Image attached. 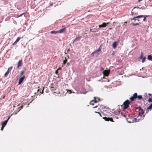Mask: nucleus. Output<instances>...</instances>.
<instances>
[{
  "label": "nucleus",
  "mask_w": 152,
  "mask_h": 152,
  "mask_svg": "<svg viewBox=\"0 0 152 152\" xmlns=\"http://www.w3.org/2000/svg\"><path fill=\"white\" fill-rule=\"evenodd\" d=\"M136 109L139 110V116L140 117V118H141L142 117H144L145 116V115H144V111L140 106L136 107Z\"/></svg>",
  "instance_id": "f257e3e1"
},
{
  "label": "nucleus",
  "mask_w": 152,
  "mask_h": 152,
  "mask_svg": "<svg viewBox=\"0 0 152 152\" xmlns=\"http://www.w3.org/2000/svg\"><path fill=\"white\" fill-rule=\"evenodd\" d=\"M130 102L128 100H126L123 103V105L124 106L123 108V110H124L128 107H129V104Z\"/></svg>",
  "instance_id": "f03ea898"
},
{
  "label": "nucleus",
  "mask_w": 152,
  "mask_h": 152,
  "mask_svg": "<svg viewBox=\"0 0 152 152\" xmlns=\"http://www.w3.org/2000/svg\"><path fill=\"white\" fill-rule=\"evenodd\" d=\"M148 102L149 103H150L151 102H152V98H150L148 99ZM152 109V103L150 104V106L148 107L146 110V113H148L149 110H151Z\"/></svg>",
  "instance_id": "7ed1b4c3"
},
{
  "label": "nucleus",
  "mask_w": 152,
  "mask_h": 152,
  "mask_svg": "<svg viewBox=\"0 0 152 152\" xmlns=\"http://www.w3.org/2000/svg\"><path fill=\"white\" fill-rule=\"evenodd\" d=\"M94 100H92L90 102V105H94V103H96L99 102L100 101V99H98V100H96V97H94Z\"/></svg>",
  "instance_id": "20e7f679"
},
{
  "label": "nucleus",
  "mask_w": 152,
  "mask_h": 152,
  "mask_svg": "<svg viewBox=\"0 0 152 152\" xmlns=\"http://www.w3.org/2000/svg\"><path fill=\"white\" fill-rule=\"evenodd\" d=\"M137 94L136 93H134L132 96L129 99L131 101H133L135 99L137 98Z\"/></svg>",
  "instance_id": "39448f33"
},
{
  "label": "nucleus",
  "mask_w": 152,
  "mask_h": 152,
  "mask_svg": "<svg viewBox=\"0 0 152 152\" xmlns=\"http://www.w3.org/2000/svg\"><path fill=\"white\" fill-rule=\"evenodd\" d=\"M110 72V70H105L103 71V74L104 76L107 77L108 76Z\"/></svg>",
  "instance_id": "423d86ee"
},
{
  "label": "nucleus",
  "mask_w": 152,
  "mask_h": 152,
  "mask_svg": "<svg viewBox=\"0 0 152 152\" xmlns=\"http://www.w3.org/2000/svg\"><path fill=\"white\" fill-rule=\"evenodd\" d=\"M103 119L104 120L106 121H110L111 122H114V121H113V119L112 118H107V117H103Z\"/></svg>",
  "instance_id": "0eeeda50"
},
{
  "label": "nucleus",
  "mask_w": 152,
  "mask_h": 152,
  "mask_svg": "<svg viewBox=\"0 0 152 152\" xmlns=\"http://www.w3.org/2000/svg\"><path fill=\"white\" fill-rule=\"evenodd\" d=\"M140 117L139 116L137 117V118H133L132 120V121L133 122H137L139 121L140 120Z\"/></svg>",
  "instance_id": "6e6552de"
},
{
  "label": "nucleus",
  "mask_w": 152,
  "mask_h": 152,
  "mask_svg": "<svg viewBox=\"0 0 152 152\" xmlns=\"http://www.w3.org/2000/svg\"><path fill=\"white\" fill-rule=\"evenodd\" d=\"M109 24V23H103L102 24L99 25V28H103L105 27L106 26Z\"/></svg>",
  "instance_id": "1a4fd4ad"
},
{
  "label": "nucleus",
  "mask_w": 152,
  "mask_h": 152,
  "mask_svg": "<svg viewBox=\"0 0 152 152\" xmlns=\"http://www.w3.org/2000/svg\"><path fill=\"white\" fill-rule=\"evenodd\" d=\"M25 78V76H23V77H21L19 80L18 81V85H20L23 82V81L24 80Z\"/></svg>",
  "instance_id": "9d476101"
},
{
  "label": "nucleus",
  "mask_w": 152,
  "mask_h": 152,
  "mask_svg": "<svg viewBox=\"0 0 152 152\" xmlns=\"http://www.w3.org/2000/svg\"><path fill=\"white\" fill-rule=\"evenodd\" d=\"M10 118V117H9L7 120L4 121L2 123L1 125H2V126H3V127H4L5 126V125H6V124H7V121H8V120Z\"/></svg>",
  "instance_id": "9b49d317"
},
{
  "label": "nucleus",
  "mask_w": 152,
  "mask_h": 152,
  "mask_svg": "<svg viewBox=\"0 0 152 152\" xmlns=\"http://www.w3.org/2000/svg\"><path fill=\"white\" fill-rule=\"evenodd\" d=\"M22 62V59L19 61L17 64V68H19L20 66H21Z\"/></svg>",
  "instance_id": "f8f14e48"
},
{
  "label": "nucleus",
  "mask_w": 152,
  "mask_h": 152,
  "mask_svg": "<svg viewBox=\"0 0 152 152\" xmlns=\"http://www.w3.org/2000/svg\"><path fill=\"white\" fill-rule=\"evenodd\" d=\"M66 30V28L64 27L58 31V33H63Z\"/></svg>",
  "instance_id": "ddd939ff"
},
{
  "label": "nucleus",
  "mask_w": 152,
  "mask_h": 152,
  "mask_svg": "<svg viewBox=\"0 0 152 152\" xmlns=\"http://www.w3.org/2000/svg\"><path fill=\"white\" fill-rule=\"evenodd\" d=\"M117 42H114L113 44V47L114 48H115L117 46Z\"/></svg>",
  "instance_id": "4468645a"
},
{
  "label": "nucleus",
  "mask_w": 152,
  "mask_h": 152,
  "mask_svg": "<svg viewBox=\"0 0 152 152\" xmlns=\"http://www.w3.org/2000/svg\"><path fill=\"white\" fill-rule=\"evenodd\" d=\"M81 38V36H79V37H77L74 40L73 42H75L77 40H78V41L80 40Z\"/></svg>",
  "instance_id": "2eb2a0df"
},
{
  "label": "nucleus",
  "mask_w": 152,
  "mask_h": 152,
  "mask_svg": "<svg viewBox=\"0 0 152 152\" xmlns=\"http://www.w3.org/2000/svg\"><path fill=\"white\" fill-rule=\"evenodd\" d=\"M137 98L138 100H140L142 99V96L141 95H139L138 96H137Z\"/></svg>",
  "instance_id": "dca6fc26"
},
{
  "label": "nucleus",
  "mask_w": 152,
  "mask_h": 152,
  "mask_svg": "<svg viewBox=\"0 0 152 152\" xmlns=\"http://www.w3.org/2000/svg\"><path fill=\"white\" fill-rule=\"evenodd\" d=\"M67 61L66 57L65 58V59L63 61V64L65 65Z\"/></svg>",
  "instance_id": "f3484780"
},
{
  "label": "nucleus",
  "mask_w": 152,
  "mask_h": 152,
  "mask_svg": "<svg viewBox=\"0 0 152 152\" xmlns=\"http://www.w3.org/2000/svg\"><path fill=\"white\" fill-rule=\"evenodd\" d=\"M50 32L52 34H56L57 33H58V31H52Z\"/></svg>",
  "instance_id": "a211bd4d"
},
{
  "label": "nucleus",
  "mask_w": 152,
  "mask_h": 152,
  "mask_svg": "<svg viewBox=\"0 0 152 152\" xmlns=\"http://www.w3.org/2000/svg\"><path fill=\"white\" fill-rule=\"evenodd\" d=\"M148 59L149 60H152V56L151 55H148Z\"/></svg>",
  "instance_id": "6ab92c4d"
},
{
  "label": "nucleus",
  "mask_w": 152,
  "mask_h": 152,
  "mask_svg": "<svg viewBox=\"0 0 152 152\" xmlns=\"http://www.w3.org/2000/svg\"><path fill=\"white\" fill-rule=\"evenodd\" d=\"M143 16H144L143 17L144 18L143 20V21H146V18L148 17L149 16H148V15H143Z\"/></svg>",
  "instance_id": "aec40b11"
},
{
  "label": "nucleus",
  "mask_w": 152,
  "mask_h": 152,
  "mask_svg": "<svg viewBox=\"0 0 152 152\" xmlns=\"http://www.w3.org/2000/svg\"><path fill=\"white\" fill-rule=\"evenodd\" d=\"M10 72L9 71H7L5 73L4 75V76L5 77H7L8 74H9V73Z\"/></svg>",
  "instance_id": "412c9836"
},
{
  "label": "nucleus",
  "mask_w": 152,
  "mask_h": 152,
  "mask_svg": "<svg viewBox=\"0 0 152 152\" xmlns=\"http://www.w3.org/2000/svg\"><path fill=\"white\" fill-rule=\"evenodd\" d=\"M100 51H101V49H100V48H99L97 50L94 52V53H97L98 52H99Z\"/></svg>",
  "instance_id": "4be33fe9"
},
{
  "label": "nucleus",
  "mask_w": 152,
  "mask_h": 152,
  "mask_svg": "<svg viewBox=\"0 0 152 152\" xmlns=\"http://www.w3.org/2000/svg\"><path fill=\"white\" fill-rule=\"evenodd\" d=\"M144 16H143V15H138V16H137L136 17V18H142Z\"/></svg>",
  "instance_id": "5701e85b"
},
{
  "label": "nucleus",
  "mask_w": 152,
  "mask_h": 152,
  "mask_svg": "<svg viewBox=\"0 0 152 152\" xmlns=\"http://www.w3.org/2000/svg\"><path fill=\"white\" fill-rule=\"evenodd\" d=\"M21 38H20V37H18L17 39H16V41H15V43H17L20 40V39Z\"/></svg>",
  "instance_id": "b1692460"
},
{
  "label": "nucleus",
  "mask_w": 152,
  "mask_h": 152,
  "mask_svg": "<svg viewBox=\"0 0 152 152\" xmlns=\"http://www.w3.org/2000/svg\"><path fill=\"white\" fill-rule=\"evenodd\" d=\"M25 72L24 71H21L20 72V76H23V74L25 73Z\"/></svg>",
  "instance_id": "393cba45"
},
{
  "label": "nucleus",
  "mask_w": 152,
  "mask_h": 152,
  "mask_svg": "<svg viewBox=\"0 0 152 152\" xmlns=\"http://www.w3.org/2000/svg\"><path fill=\"white\" fill-rule=\"evenodd\" d=\"M61 69V68H59L57 70H56V71L55 73L56 74V75H58V70H59V69Z\"/></svg>",
  "instance_id": "a878e982"
},
{
  "label": "nucleus",
  "mask_w": 152,
  "mask_h": 152,
  "mask_svg": "<svg viewBox=\"0 0 152 152\" xmlns=\"http://www.w3.org/2000/svg\"><path fill=\"white\" fill-rule=\"evenodd\" d=\"M143 53L142 52L141 53V56L140 57V58L142 59V58H143Z\"/></svg>",
  "instance_id": "bb28decb"
},
{
  "label": "nucleus",
  "mask_w": 152,
  "mask_h": 152,
  "mask_svg": "<svg viewBox=\"0 0 152 152\" xmlns=\"http://www.w3.org/2000/svg\"><path fill=\"white\" fill-rule=\"evenodd\" d=\"M136 18H136V17H134L132 18H131V20H134V21H135L136 20Z\"/></svg>",
  "instance_id": "cd10ccee"
},
{
  "label": "nucleus",
  "mask_w": 152,
  "mask_h": 152,
  "mask_svg": "<svg viewBox=\"0 0 152 152\" xmlns=\"http://www.w3.org/2000/svg\"><path fill=\"white\" fill-rule=\"evenodd\" d=\"M146 58L145 57L144 58H142V63H144L145 62V60H146Z\"/></svg>",
  "instance_id": "c85d7f7f"
},
{
  "label": "nucleus",
  "mask_w": 152,
  "mask_h": 152,
  "mask_svg": "<svg viewBox=\"0 0 152 152\" xmlns=\"http://www.w3.org/2000/svg\"><path fill=\"white\" fill-rule=\"evenodd\" d=\"M95 113H98V114H99V115L101 117H102V115H101V114L100 113H99V112H98L95 111Z\"/></svg>",
  "instance_id": "c756f323"
},
{
  "label": "nucleus",
  "mask_w": 152,
  "mask_h": 152,
  "mask_svg": "<svg viewBox=\"0 0 152 152\" xmlns=\"http://www.w3.org/2000/svg\"><path fill=\"white\" fill-rule=\"evenodd\" d=\"M132 25L133 26H137V25H139V23H133L132 24Z\"/></svg>",
  "instance_id": "7c9ffc66"
},
{
  "label": "nucleus",
  "mask_w": 152,
  "mask_h": 152,
  "mask_svg": "<svg viewBox=\"0 0 152 152\" xmlns=\"http://www.w3.org/2000/svg\"><path fill=\"white\" fill-rule=\"evenodd\" d=\"M12 68V66L9 67L8 68L7 71H11Z\"/></svg>",
  "instance_id": "2f4dec72"
},
{
  "label": "nucleus",
  "mask_w": 152,
  "mask_h": 152,
  "mask_svg": "<svg viewBox=\"0 0 152 152\" xmlns=\"http://www.w3.org/2000/svg\"><path fill=\"white\" fill-rule=\"evenodd\" d=\"M122 116H123V117H125V118H127L126 116L125 115L122 114Z\"/></svg>",
  "instance_id": "473e14b6"
},
{
  "label": "nucleus",
  "mask_w": 152,
  "mask_h": 152,
  "mask_svg": "<svg viewBox=\"0 0 152 152\" xmlns=\"http://www.w3.org/2000/svg\"><path fill=\"white\" fill-rule=\"evenodd\" d=\"M97 107H98V106L97 105H96L95 106L93 107V108H97Z\"/></svg>",
  "instance_id": "72a5a7b5"
},
{
  "label": "nucleus",
  "mask_w": 152,
  "mask_h": 152,
  "mask_svg": "<svg viewBox=\"0 0 152 152\" xmlns=\"http://www.w3.org/2000/svg\"><path fill=\"white\" fill-rule=\"evenodd\" d=\"M94 53H94V52H93L92 54H91V55L93 56H94Z\"/></svg>",
  "instance_id": "f704fd0d"
},
{
  "label": "nucleus",
  "mask_w": 152,
  "mask_h": 152,
  "mask_svg": "<svg viewBox=\"0 0 152 152\" xmlns=\"http://www.w3.org/2000/svg\"><path fill=\"white\" fill-rule=\"evenodd\" d=\"M126 120L128 122L130 123V121H128V118H126Z\"/></svg>",
  "instance_id": "c9c22d12"
},
{
  "label": "nucleus",
  "mask_w": 152,
  "mask_h": 152,
  "mask_svg": "<svg viewBox=\"0 0 152 152\" xmlns=\"http://www.w3.org/2000/svg\"><path fill=\"white\" fill-rule=\"evenodd\" d=\"M4 127H3V126H2V127H1V131H3V130Z\"/></svg>",
  "instance_id": "e433bc0d"
},
{
  "label": "nucleus",
  "mask_w": 152,
  "mask_h": 152,
  "mask_svg": "<svg viewBox=\"0 0 152 152\" xmlns=\"http://www.w3.org/2000/svg\"><path fill=\"white\" fill-rule=\"evenodd\" d=\"M51 88H52V90H56L55 89H54V88L53 87H52Z\"/></svg>",
  "instance_id": "4c0bfd02"
},
{
  "label": "nucleus",
  "mask_w": 152,
  "mask_h": 152,
  "mask_svg": "<svg viewBox=\"0 0 152 152\" xmlns=\"http://www.w3.org/2000/svg\"><path fill=\"white\" fill-rule=\"evenodd\" d=\"M16 43H15V42L12 44V45H14Z\"/></svg>",
  "instance_id": "58836bf2"
},
{
  "label": "nucleus",
  "mask_w": 152,
  "mask_h": 152,
  "mask_svg": "<svg viewBox=\"0 0 152 152\" xmlns=\"http://www.w3.org/2000/svg\"><path fill=\"white\" fill-rule=\"evenodd\" d=\"M132 11H133V10H132V12H131L132 14V15L134 14L133 12H132Z\"/></svg>",
  "instance_id": "ea45409f"
},
{
  "label": "nucleus",
  "mask_w": 152,
  "mask_h": 152,
  "mask_svg": "<svg viewBox=\"0 0 152 152\" xmlns=\"http://www.w3.org/2000/svg\"><path fill=\"white\" fill-rule=\"evenodd\" d=\"M23 106H21L20 107V108H21V109H22V108H23Z\"/></svg>",
  "instance_id": "a19ab883"
},
{
  "label": "nucleus",
  "mask_w": 152,
  "mask_h": 152,
  "mask_svg": "<svg viewBox=\"0 0 152 152\" xmlns=\"http://www.w3.org/2000/svg\"><path fill=\"white\" fill-rule=\"evenodd\" d=\"M142 0H138V2H140L141 1H142Z\"/></svg>",
  "instance_id": "79ce46f5"
},
{
  "label": "nucleus",
  "mask_w": 152,
  "mask_h": 152,
  "mask_svg": "<svg viewBox=\"0 0 152 152\" xmlns=\"http://www.w3.org/2000/svg\"><path fill=\"white\" fill-rule=\"evenodd\" d=\"M25 14V13H23V14H21V15H20V16H21L22 15H23V14Z\"/></svg>",
  "instance_id": "37998d69"
},
{
  "label": "nucleus",
  "mask_w": 152,
  "mask_h": 152,
  "mask_svg": "<svg viewBox=\"0 0 152 152\" xmlns=\"http://www.w3.org/2000/svg\"><path fill=\"white\" fill-rule=\"evenodd\" d=\"M148 95H150V96H152V94H149Z\"/></svg>",
  "instance_id": "c03bdc74"
},
{
  "label": "nucleus",
  "mask_w": 152,
  "mask_h": 152,
  "mask_svg": "<svg viewBox=\"0 0 152 152\" xmlns=\"http://www.w3.org/2000/svg\"><path fill=\"white\" fill-rule=\"evenodd\" d=\"M127 23V22H124V25H125V24H126V23Z\"/></svg>",
  "instance_id": "a18cd8bd"
},
{
  "label": "nucleus",
  "mask_w": 152,
  "mask_h": 152,
  "mask_svg": "<svg viewBox=\"0 0 152 152\" xmlns=\"http://www.w3.org/2000/svg\"><path fill=\"white\" fill-rule=\"evenodd\" d=\"M5 97V96H4L3 97V99H4V98Z\"/></svg>",
  "instance_id": "49530a36"
},
{
  "label": "nucleus",
  "mask_w": 152,
  "mask_h": 152,
  "mask_svg": "<svg viewBox=\"0 0 152 152\" xmlns=\"http://www.w3.org/2000/svg\"><path fill=\"white\" fill-rule=\"evenodd\" d=\"M39 91H39V89H38V90H37V91L39 92Z\"/></svg>",
  "instance_id": "de8ad7c7"
},
{
  "label": "nucleus",
  "mask_w": 152,
  "mask_h": 152,
  "mask_svg": "<svg viewBox=\"0 0 152 152\" xmlns=\"http://www.w3.org/2000/svg\"><path fill=\"white\" fill-rule=\"evenodd\" d=\"M43 93V91H42V93Z\"/></svg>",
  "instance_id": "09e8293b"
},
{
  "label": "nucleus",
  "mask_w": 152,
  "mask_h": 152,
  "mask_svg": "<svg viewBox=\"0 0 152 152\" xmlns=\"http://www.w3.org/2000/svg\"><path fill=\"white\" fill-rule=\"evenodd\" d=\"M98 98H97V99H96V100H98Z\"/></svg>",
  "instance_id": "8fccbe9b"
}]
</instances>
